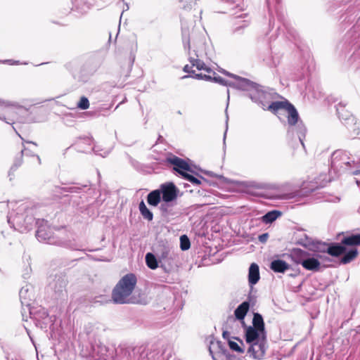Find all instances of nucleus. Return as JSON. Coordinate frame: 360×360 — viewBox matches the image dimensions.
<instances>
[{
    "mask_svg": "<svg viewBox=\"0 0 360 360\" xmlns=\"http://www.w3.org/2000/svg\"><path fill=\"white\" fill-rule=\"evenodd\" d=\"M188 49H190V44H189V41H188Z\"/></svg>",
    "mask_w": 360,
    "mask_h": 360,
    "instance_id": "47",
    "label": "nucleus"
},
{
    "mask_svg": "<svg viewBox=\"0 0 360 360\" xmlns=\"http://www.w3.org/2000/svg\"><path fill=\"white\" fill-rule=\"evenodd\" d=\"M248 96L252 101L257 103L264 98V91L259 86L254 83V88L250 89L248 91Z\"/></svg>",
    "mask_w": 360,
    "mask_h": 360,
    "instance_id": "18",
    "label": "nucleus"
},
{
    "mask_svg": "<svg viewBox=\"0 0 360 360\" xmlns=\"http://www.w3.org/2000/svg\"><path fill=\"white\" fill-rule=\"evenodd\" d=\"M342 243L346 245H360V234L346 237L342 240Z\"/></svg>",
    "mask_w": 360,
    "mask_h": 360,
    "instance_id": "26",
    "label": "nucleus"
},
{
    "mask_svg": "<svg viewBox=\"0 0 360 360\" xmlns=\"http://www.w3.org/2000/svg\"><path fill=\"white\" fill-rule=\"evenodd\" d=\"M94 150L96 154L97 155H99L102 157H105L108 155L109 153V151L108 150H104L103 152H101L102 150H100L99 147L98 146H96L94 148Z\"/></svg>",
    "mask_w": 360,
    "mask_h": 360,
    "instance_id": "36",
    "label": "nucleus"
},
{
    "mask_svg": "<svg viewBox=\"0 0 360 360\" xmlns=\"http://www.w3.org/2000/svg\"><path fill=\"white\" fill-rule=\"evenodd\" d=\"M248 300L250 302H252L253 300V297L252 296L251 293L250 294L248 297Z\"/></svg>",
    "mask_w": 360,
    "mask_h": 360,
    "instance_id": "44",
    "label": "nucleus"
},
{
    "mask_svg": "<svg viewBox=\"0 0 360 360\" xmlns=\"http://www.w3.org/2000/svg\"><path fill=\"white\" fill-rule=\"evenodd\" d=\"M136 282V277L133 274H128L123 276L112 290L113 302L116 304L135 303V298L131 296V294Z\"/></svg>",
    "mask_w": 360,
    "mask_h": 360,
    "instance_id": "3",
    "label": "nucleus"
},
{
    "mask_svg": "<svg viewBox=\"0 0 360 360\" xmlns=\"http://www.w3.org/2000/svg\"><path fill=\"white\" fill-rule=\"evenodd\" d=\"M189 61L192 67H195L198 70L205 71V74H212L213 75L215 74V72L202 61L196 53H195V56H192L191 53H189Z\"/></svg>",
    "mask_w": 360,
    "mask_h": 360,
    "instance_id": "12",
    "label": "nucleus"
},
{
    "mask_svg": "<svg viewBox=\"0 0 360 360\" xmlns=\"http://www.w3.org/2000/svg\"><path fill=\"white\" fill-rule=\"evenodd\" d=\"M139 211L143 216V217L148 221L153 220V213L147 208L146 204L143 201H141L139 203Z\"/></svg>",
    "mask_w": 360,
    "mask_h": 360,
    "instance_id": "25",
    "label": "nucleus"
},
{
    "mask_svg": "<svg viewBox=\"0 0 360 360\" xmlns=\"http://www.w3.org/2000/svg\"><path fill=\"white\" fill-rule=\"evenodd\" d=\"M36 160L37 161L38 165H41V159H40L39 156L36 155Z\"/></svg>",
    "mask_w": 360,
    "mask_h": 360,
    "instance_id": "42",
    "label": "nucleus"
},
{
    "mask_svg": "<svg viewBox=\"0 0 360 360\" xmlns=\"http://www.w3.org/2000/svg\"><path fill=\"white\" fill-rule=\"evenodd\" d=\"M18 136H20L22 139V138L20 136V134H18Z\"/></svg>",
    "mask_w": 360,
    "mask_h": 360,
    "instance_id": "50",
    "label": "nucleus"
},
{
    "mask_svg": "<svg viewBox=\"0 0 360 360\" xmlns=\"http://www.w3.org/2000/svg\"><path fill=\"white\" fill-rule=\"evenodd\" d=\"M250 307L249 302L245 301L240 304L235 310L234 314L237 319L243 320Z\"/></svg>",
    "mask_w": 360,
    "mask_h": 360,
    "instance_id": "22",
    "label": "nucleus"
},
{
    "mask_svg": "<svg viewBox=\"0 0 360 360\" xmlns=\"http://www.w3.org/2000/svg\"><path fill=\"white\" fill-rule=\"evenodd\" d=\"M0 109L8 115V118L4 115H0V120L8 124H11V122H13L15 119V116L14 115V109L11 107L10 103L0 98Z\"/></svg>",
    "mask_w": 360,
    "mask_h": 360,
    "instance_id": "10",
    "label": "nucleus"
},
{
    "mask_svg": "<svg viewBox=\"0 0 360 360\" xmlns=\"http://www.w3.org/2000/svg\"><path fill=\"white\" fill-rule=\"evenodd\" d=\"M302 266L307 270L317 271L319 270L321 263L317 258L310 257L307 255Z\"/></svg>",
    "mask_w": 360,
    "mask_h": 360,
    "instance_id": "15",
    "label": "nucleus"
},
{
    "mask_svg": "<svg viewBox=\"0 0 360 360\" xmlns=\"http://www.w3.org/2000/svg\"><path fill=\"white\" fill-rule=\"evenodd\" d=\"M160 191L162 194L163 201L166 202H172L177 197L178 190L172 183L161 185Z\"/></svg>",
    "mask_w": 360,
    "mask_h": 360,
    "instance_id": "7",
    "label": "nucleus"
},
{
    "mask_svg": "<svg viewBox=\"0 0 360 360\" xmlns=\"http://www.w3.org/2000/svg\"><path fill=\"white\" fill-rule=\"evenodd\" d=\"M18 61H14L13 63H12L11 64L13 65V64H18Z\"/></svg>",
    "mask_w": 360,
    "mask_h": 360,
    "instance_id": "45",
    "label": "nucleus"
},
{
    "mask_svg": "<svg viewBox=\"0 0 360 360\" xmlns=\"http://www.w3.org/2000/svg\"><path fill=\"white\" fill-rule=\"evenodd\" d=\"M248 96L252 101L257 103L264 98V91L259 86L254 83V88L250 89L248 91Z\"/></svg>",
    "mask_w": 360,
    "mask_h": 360,
    "instance_id": "17",
    "label": "nucleus"
},
{
    "mask_svg": "<svg viewBox=\"0 0 360 360\" xmlns=\"http://www.w3.org/2000/svg\"><path fill=\"white\" fill-rule=\"evenodd\" d=\"M357 254L358 252L356 248L350 250L342 257V258L341 259V262L342 264L349 263L357 256Z\"/></svg>",
    "mask_w": 360,
    "mask_h": 360,
    "instance_id": "28",
    "label": "nucleus"
},
{
    "mask_svg": "<svg viewBox=\"0 0 360 360\" xmlns=\"http://www.w3.org/2000/svg\"><path fill=\"white\" fill-rule=\"evenodd\" d=\"M195 79H203L206 81H213L214 82L221 84L224 86H229V83L231 82H227L219 76H216V73L213 75L212 74H202L199 73L195 75Z\"/></svg>",
    "mask_w": 360,
    "mask_h": 360,
    "instance_id": "14",
    "label": "nucleus"
},
{
    "mask_svg": "<svg viewBox=\"0 0 360 360\" xmlns=\"http://www.w3.org/2000/svg\"><path fill=\"white\" fill-rule=\"evenodd\" d=\"M259 266L255 263L251 264L248 271V283L251 288V291L253 290V285L259 281Z\"/></svg>",
    "mask_w": 360,
    "mask_h": 360,
    "instance_id": "13",
    "label": "nucleus"
},
{
    "mask_svg": "<svg viewBox=\"0 0 360 360\" xmlns=\"http://www.w3.org/2000/svg\"><path fill=\"white\" fill-rule=\"evenodd\" d=\"M227 93H229V91H227ZM228 99H229V96L228 95Z\"/></svg>",
    "mask_w": 360,
    "mask_h": 360,
    "instance_id": "48",
    "label": "nucleus"
},
{
    "mask_svg": "<svg viewBox=\"0 0 360 360\" xmlns=\"http://www.w3.org/2000/svg\"><path fill=\"white\" fill-rule=\"evenodd\" d=\"M161 200V192L160 190H155L151 191L147 198V201L149 205L157 206Z\"/></svg>",
    "mask_w": 360,
    "mask_h": 360,
    "instance_id": "24",
    "label": "nucleus"
},
{
    "mask_svg": "<svg viewBox=\"0 0 360 360\" xmlns=\"http://www.w3.org/2000/svg\"><path fill=\"white\" fill-rule=\"evenodd\" d=\"M307 255H309L307 252L298 248L292 250L290 253L292 260L295 263L302 265L303 264V261H304Z\"/></svg>",
    "mask_w": 360,
    "mask_h": 360,
    "instance_id": "19",
    "label": "nucleus"
},
{
    "mask_svg": "<svg viewBox=\"0 0 360 360\" xmlns=\"http://www.w3.org/2000/svg\"><path fill=\"white\" fill-rule=\"evenodd\" d=\"M183 177L194 185H199L201 183L200 179L188 173L183 174Z\"/></svg>",
    "mask_w": 360,
    "mask_h": 360,
    "instance_id": "33",
    "label": "nucleus"
},
{
    "mask_svg": "<svg viewBox=\"0 0 360 360\" xmlns=\"http://www.w3.org/2000/svg\"><path fill=\"white\" fill-rule=\"evenodd\" d=\"M258 238L261 243H264L267 241L269 238V234L267 233H263L262 235H259Z\"/></svg>",
    "mask_w": 360,
    "mask_h": 360,
    "instance_id": "38",
    "label": "nucleus"
},
{
    "mask_svg": "<svg viewBox=\"0 0 360 360\" xmlns=\"http://www.w3.org/2000/svg\"><path fill=\"white\" fill-rule=\"evenodd\" d=\"M89 107V101L86 97H82L77 103V108L82 110H86Z\"/></svg>",
    "mask_w": 360,
    "mask_h": 360,
    "instance_id": "32",
    "label": "nucleus"
},
{
    "mask_svg": "<svg viewBox=\"0 0 360 360\" xmlns=\"http://www.w3.org/2000/svg\"><path fill=\"white\" fill-rule=\"evenodd\" d=\"M222 335L224 338L228 339L229 338V333L228 331H224Z\"/></svg>",
    "mask_w": 360,
    "mask_h": 360,
    "instance_id": "40",
    "label": "nucleus"
},
{
    "mask_svg": "<svg viewBox=\"0 0 360 360\" xmlns=\"http://www.w3.org/2000/svg\"><path fill=\"white\" fill-rule=\"evenodd\" d=\"M190 240L186 235L180 237V247L182 250H187L190 248Z\"/></svg>",
    "mask_w": 360,
    "mask_h": 360,
    "instance_id": "31",
    "label": "nucleus"
},
{
    "mask_svg": "<svg viewBox=\"0 0 360 360\" xmlns=\"http://www.w3.org/2000/svg\"><path fill=\"white\" fill-rule=\"evenodd\" d=\"M8 207L11 209L8 215V222L10 224L21 232L32 229L34 218L30 202L22 200L11 202Z\"/></svg>",
    "mask_w": 360,
    "mask_h": 360,
    "instance_id": "2",
    "label": "nucleus"
},
{
    "mask_svg": "<svg viewBox=\"0 0 360 360\" xmlns=\"http://www.w3.org/2000/svg\"><path fill=\"white\" fill-rule=\"evenodd\" d=\"M209 352L213 360H218V358L226 355L227 350L220 341L211 340Z\"/></svg>",
    "mask_w": 360,
    "mask_h": 360,
    "instance_id": "9",
    "label": "nucleus"
},
{
    "mask_svg": "<svg viewBox=\"0 0 360 360\" xmlns=\"http://www.w3.org/2000/svg\"><path fill=\"white\" fill-rule=\"evenodd\" d=\"M36 237L40 242L51 243V232L47 227L41 226L37 231Z\"/></svg>",
    "mask_w": 360,
    "mask_h": 360,
    "instance_id": "16",
    "label": "nucleus"
},
{
    "mask_svg": "<svg viewBox=\"0 0 360 360\" xmlns=\"http://www.w3.org/2000/svg\"><path fill=\"white\" fill-rule=\"evenodd\" d=\"M280 215L281 212L278 211H271L262 217V221L266 224L271 223L275 221Z\"/></svg>",
    "mask_w": 360,
    "mask_h": 360,
    "instance_id": "27",
    "label": "nucleus"
},
{
    "mask_svg": "<svg viewBox=\"0 0 360 360\" xmlns=\"http://www.w3.org/2000/svg\"><path fill=\"white\" fill-rule=\"evenodd\" d=\"M245 339L247 343L266 342V332L262 315L255 314L252 319V326L246 327Z\"/></svg>",
    "mask_w": 360,
    "mask_h": 360,
    "instance_id": "4",
    "label": "nucleus"
},
{
    "mask_svg": "<svg viewBox=\"0 0 360 360\" xmlns=\"http://www.w3.org/2000/svg\"><path fill=\"white\" fill-rule=\"evenodd\" d=\"M31 290L32 286L30 285H26L20 290L19 296L22 304H30L29 301L31 300L32 295Z\"/></svg>",
    "mask_w": 360,
    "mask_h": 360,
    "instance_id": "21",
    "label": "nucleus"
},
{
    "mask_svg": "<svg viewBox=\"0 0 360 360\" xmlns=\"http://www.w3.org/2000/svg\"><path fill=\"white\" fill-rule=\"evenodd\" d=\"M357 184L360 186V180L356 181Z\"/></svg>",
    "mask_w": 360,
    "mask_h": 360,
    "instance_id": "46",
    "label": "nucleus"
},
{
    "mask_svg": "<svg viewBox=\"0 0 360 360\" xmlns=\"http://www.w3.org/2000/svg\"><path fill=\"white\" fill-rule=\"evenodd\" d=\"M248 344L249 345V347L247 352L249 354L250 357L256 360H261L264 359L267 349V341L256 342Z\"/></svg>",
    "mask_w": 360,
    "mask_h": 360,
    "instance_id": "6",
    "label": "nucleus"
},
{
    "mask_svg": "<svg viewBox=\"0 0 360 360\" xmlns=\"http://www.w3.org/2000/svg\"><path fill=\"white\" fill-rule=\"evenodd\" d=\"M18 136H20L22 139V138L20 136V134H18Z\"/></svg>",
    "mask_w": 360,
    "mask_h": 360,
    "instance_id": "49",
    "label": "nucleus"
},
{
    "mask_svg": "<svg viewBox=\"0 0 360 360\" xmlns=\"http://www.w3.org/2000/svg\"><path fill=\"white\" fill-rule=\"evenodd\" d=\"M268 109L274 113L283 110L287 114V137L293 139L296 134L302 146H304L303 139L307 131L305 126L300 121L299 114L288 101H275L271 103Z\"/></svg>",
    "mask_w": 360,
    "mask_h": 360,
    "instance_id": "1",
    "label": "nucleus"
},
{
    "mask_svg": "<svg viewBox=\"0 0 360 360\" xmlns=\"http://www.w3.org/2000/svg\"><path fill=\"white\" fill-rule=\"evenodd\" d=\"M345 251L346 248L344 246L340 244H335L329 246L326 252L331 256L338 257L345 253Z\"/></svg>",
    "mask_w": 360,
    "mask_h": 360,
    "instance_id": "23",
    "label": "nucleus"
},
{
    "mask_svg": "<svg viewBox=\"0 0 360 360\" xmlns=\"http://www.w3.org/2000/svg\"><path fill=\"white\" fill-rule=\"evenodd\" d=\"M229 345L232 350L236 351L238 353L242 354L245 352V350L243 348H241L236 342L233 341H229Z\"/></svg>",
    "mask_w": 360,
    "mask_h": 360,
    "instance_id": "34",
    "label": "nucleus"
},
{
    "mask_svg": "<svg viewBox=\"0 0 360 360\" xmlns=\"http://www.w3.org/2000/svg\"><path fill=\"white\" fill-rule=\"evenodd\" d=\"M169 162L174 165V169L183 176V174L190 172L191 169L188 164L184 160L174 156L169 158Z\"/></svg>",
    "mask_w": 360,
    "mask_h": 360,
    "instance_id": "11",
    "label": "nucleus"
},
{
    "mask_svg": "<svg viewBox=\"0 0 360 360\" xmlns=\"http://www.w3.org/2000/svg\"><path fill=\"white\" fill-rule=\"evenodd\" d=\"M146 262L147 266L151 269H155L158 266L157 259L152 253L148 252L146 254Z\"/></svg>",
    "mask_w": 360,
    "mask_h": 360,
    "instance_id": "29",
    "label": "nucleus"
},
{
    "mask_svg": "<svg viewBox=\"0 0 360 360\" xmlns=\"http://www.w3.org/2000/svg\"><path fill=\"white\" fill-rule=\"evenodd\" d=\"M101 357L105 359V357H107V355L105 354V353H104V352H107V348L105 347H101Z\"/></svg>",
    "mask_w": 360,
    "mask_h": 360,
    "instance_id": "39",
    "label": "nucleus"
},
{
    "mask_svg": "<svg viewBox=\"0 0 360 360\" xmlns=\"http://www.w3.org/2000/svg\"><path fill=\"white\" fill-rule=\"evenodd\" d=\"M351 174H352L353 175H358L360 174V170H356V171H353V172H350Z\"/></svg>",
    "mask_w": 360,
    "mask_h": 360,
    "instance_id": "41",
    "label": "nucleus"
},
{
    "mask_svg": "<svg viewBox=\"0 0 360 360\" xmlns=\"http://www.w3.org/2000/svg\"><path fill=\"white\" fill-rule=\"evenodd\" d=\"M229 75L235 79V81L229 83V86L246 91H250V89L254 88V82L249 79L232 74H229Z\"/></svg>",
    "mask_w": 360,
    "mask_h": 360,
    "instance_id": "8",
    "label": "nucleus"
},
{
    "mask_svg": "<svg viewBox=\"0 0 360 360\" xmlns=\"http://www.w3.org/2000/svg\"><path fill=\"white\" fill-rule=\"evenodd\" d=\"M22 155L34 156L33 150L27 147H24L22 150Z\"/></svg>",
    "mask_w": 360,
    "mask_h": 360,
    "instance_id": "37",
    "label": "nucleus"
},
{
    "mask_svg": "<svg viewBox=\"0 0 360 360\" xmlns=\"http://www.w3.org/2000/svg\"><path fill=\"white\" fill-rule=\"evenodd\" d=\"M345 104L342 103H340L337 106V112L339 115V117L344 120H349L351 115L349 112H345L344 108L345 107Z\"/></svg>",
    "mask_w": 360,
    "mask_h": 360,
    "instance_id": "30",
    "label": "nucleus"
},
{
    "mask_svg": "<svg viewBox=\"0 0 360 360\" xmlns=\"http://www.w3.org/2000/svg\"><path fill=\"white\" fill-rule=\"evenodd\" d=\"M354 161L352 160L346 151L336 150L331 157V168L339 172H349L352 164Z\"/></svg>",
    "mask_w": 360,
    "mask_h": 360,
    "instance_id": "5",
    "label": "nucleus"
},
{
    "mask_svg": "<svg viewBox=\"0 0 360 360\" xmlns=\"http://www.w3.org/2000/svg\"><path fill=\"white\" fill-rule=\"evenodd\" d=\"M193 68L192 67V65L190 66L189 65H186L184 68V71L185 72H188V73H191L193 74V75H185L182 77V79H185V78H188L189 77H191L193 78H195L194 76L195 75H197L198 73H195V70H193Z\"/></svg>",
    "mask_w": 360,
    "mask_h": 360,
    "instance_id": "35",
    "label": "nucleus"
},
{
    "mask_svg": "<svg viewBox=\"0 0 360 360\" xmlns=\"http://www.w3.org/2000/svg\"><path fill=\"white\" fill-rule=\"evenodd\" d=\"M27 143H30V144H32L33 146V147H34V148L37 146L36 143H34V142H27Z\"/></svg>",
    "mask_w": 360,
    "mask_h": 360,
    "instance_id": "43",
    "label": "nucleus"
},
{
    "mask_svg": "<svg viewBox=\"0 0 360 360\" xmlns=\"http://www.w3.org/2000/svg\"><path fill=\"white\" fill-rule=\"evenodd\" d=\"M270 268L274 272L284 273L286 270L289 269V264L281 259H275L271 262Z\"/></svg>",
    "mask_w": 360,
    "mask_h": 360,
    "instance_id": "20",
    "label": "nucleus"
}]
</instances>
